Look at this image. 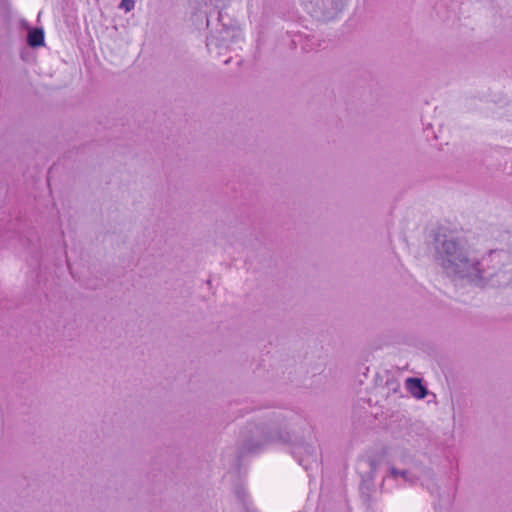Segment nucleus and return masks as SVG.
<instances>
[{"instance_id": "f03ea898", "label": "nucleus", "mask_w": 512, "mask_h": 512, "mask_svg": "<svg viewBox=\"0 0 512 512\" xmlns=\"http://www.w3.org/2000/svg\"><path fill=\"white\" fill-rule=\"evenodd\" d=\"M28 44L31 47L44 45V32L42 29H33L28 33Z\"/></svg>"}, {"instance_id": "20e7f679", "label": "nucleus", "mask_w": 512, "mask_h": 512, "mask_svg": "<svg viewBox=\"0 0 512 512\" xmlns=\"http://www.w3.org/2000/svg\"><path fill=\"white\" fill-rule=\"evenodd\" d=\"M135 3L133 0H121L120 8L125 10L126 12L134 9Z\"/></svg>"}, {"instance_id": "39448f33", "label": "nucleus", "mask_w": 512, "mask_h": 512, "mask_svg": "<svg viewBox=\"0 0 512 512\" xmlns=\"http://www.w3.org/2000/svg\"><path fill=\"white\" fill-rule=\"evenodd\" d=\"M449 262H450L451 264H457V263H456V260H450V259H449Z\"/></svg>"}, {"instance_id": "7ed1b4c3", "label": "nucleus", "mask_w": 512, "mask_h": 512, "mask_svg": "<svg viewBox=\"0 0 512 512\" xmlns=\"http://www.w3.org/2000/svg\"><path fill=\"white\" fill-rule=\"evenodd\" d=\"M444 248L446 253L450 256L454 255L458 250L457 244L453 241L445 242Z\"/></svg>"}, {"instance_id": "f257e3e1", "label": "nucleus", "mask_w": 512, "mask_h": 512, "mask_svg": "<svg viewBox=\"0 0 512 512\" xmlns=\"http://www.w3.org/2000/svg\"><path fill=\"white\" fill-rule=\"evenodd\" d=\"M408 391L416 398L422 399L426 396L427 391L422 385L421 380L417 378H409L406 381Z\"/></svg>"}]
</instances>
